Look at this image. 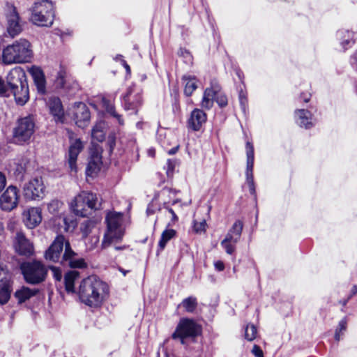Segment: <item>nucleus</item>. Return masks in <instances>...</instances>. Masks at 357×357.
<instances>
[{
    "label": "nucleus",
    "instance_id": "7ed1b4c3",
    "mask_svg": "<svg viewBox=\"0 0 357 357\" xmlns=\"http://www.w3.org/2000/svg\"><path fill=\"white\" fill-rule=\"evenodd\" d=\"M9 95H13L17 105L23 106L29 100V90L24 70L21 67L13 68L8 74Z\"/></svg>",
    "mask_w": 357,
    "mask_h": 357
},
{
    "label": "nucleus",
    "instance_id": "9b49d317",
    "mask_svg": "<svg viewBox=\"0 0 357 357\" xmlns=\"http://www.w3.org/2000/svg\"><path fill=\"white\" fill-rule=\"evenodd\" d=\"M243 227V222L241 220H236L227 232L225 238L221 241V246L228 255L234 253L236 245L241 236Z\"/></svg>",
    "mask_w": 357,
    "mask_h": 357
},
{
    "label": "nucleus",
    "instance_id": "4c0bfd02",
    "mask_svg": "<svg viewBox=\"0 0 357 357\" xmlns=\"http://www.w3.org/2000/svg\"><path fill=\"white\" fill-rule=\"evenodd\" d=\"M95 227V222L91 220H86L84 221L81 226L80 230L84 238H86L91 232V230Z\"/></svg>",
    "mask_w": 357,
    "mask_h": 357
},
{
    "label": "nucleus",
    "instance_id": "a878e982",
    "mask_svg": "<svg viewBox=\"0 0 357 357\" xmlns=\"http://www.w3.org/2000/svg\"><path fill=\"white\" fill-rule=\"evenodd\" d=\"M296 123L302 128L309 129L314 126L312 114L306 109H298L295 112Z\"/></svg>",
    "mask_w": 357,
    "mask_h": 357
},
{
    "label": "nucleus",
    "instance_id": "4468645a",
    "mask_svg": "<svg viewBox=\"0 0 357 357\" xmlns=\"http://www.w3.org/2000/svg\"><path fill=\"white\" fill-rule=\"evenodd\" d=\"M177 191L171 188H165L160 192V197L162 199V209H165L171 215V222L174 224L178 221V218L175 210L171 206H175L180 200L176 199Z\"/></svg>",
    "mask_w": 357,
    "mask_h": 357
},
{
    "label": "nucleus",
    "instance_id": "4d7b16f0",
    "mask_svg": "<svg viewBox=\"0 0 357 357\" xmlns=\"http://www.w3.org/2000/svg\"><path fill=\"white\" fill-rule=\"evenodd\" d=\"M178 147H179L178 145H177L175 147L168 150V151H167L168 154H169V155L175 154L178 151Z\"/></svg>",
    "mask_w": 357,
    "mask_h": 357
},
{
    "label": "nucleus",
    "instance_id": "e433bc0d",
    "mask_svg": "<svg viewBox=\"0 0 357 357\" xmlns=\"http://www.w3.org/2000/svg\"><path fill=\"white\" fill-rule=\"evenodd\" d=\"M102 103H103V105L104 107H105L107 112L111 115L113 117L116 118L117 119V121H119V123L120 125H123V121L121 118V116L119 115L116 111H115V109H114V107L113 105H112L111 103H109L107 100L105 99H103L102 100Z\"/></svg>",
    "mask_w": 357,
    "mask_h": 357
},
{
    "label": "nucleus",
    "instance_id": "c9c22d12",
    "mask_svg": "<svg viewBox=\"0 0 357 357\" xmlns=\"http://www.w3.org/2000/svg\"><path fill=\"white\" fill-rule=\"evenodd\" d=\"M178 306H182L187 312L192 313L197 308V301L196 298L190 296L183 299Z\"/></svg>",
    "mask_w": 357,
    "mask_h": 357
},
{
    "label": "nucleus",
    "instance_id": "f704fd0d",
    "mask_svg": "<svg viewBox=\"0 0 357 357\" xmlns=\"http://www.w3.org/2000/svg\"><path fill=\"white\" fill-rule=\"evenodd\" d=\"M347 328V319L346 317L342 319L335 331L334 338L336 341L339 342L344 335Z\"/></svg>",
    "mask_w": 357,
    "mask_h": 357
},
{
    "label": "nucleus",
    "instance_id": "7c9ffc66",
    "mask_svg": "<svg viewBox=\"0 0 357 357\" xmlns=\"http://www.w3.org/2000/svg\"><path fill=\"white\" fill-rule=\"evenodd\" d=\"M184 82V93L187 96H190L197 88V80L195 76L185 75L182 77Z\"/></svg>",
    "mask_w": 357,
    "mask_h": 357
},
{
    "label": "nucleus",
    "instance_id": "f8f14e48",
    "mask_svg": "<svg viewBox=\"0 0 357 357\" xmlns=\"http://www.w3.org/2000/svg\"><path fill=\"white\" fill-rule=\"evenodd\" d=\"M19 201V190L14 185H9L0 196V208L3 211L10 212L17 208Z\"/></svg>",
    "mask_w": 357,
    "mask_h": 357
},
{
    "label": "nucleus",
    "instance_id": "37998d69",
    "mask_svg": "<svg viewBox=\"0 0 357 357\" xmlns=\"http://www.w3.org/2000/svg\"><path fill=\"white\" fill-rule=\"evenodd\" d=\"M175 161L172 159H168L166 163L165 169L167 170V174L168 176H172L174 168H175Z\"/></svg>",
    "mask_w": 357,
    "mask_h": 357
},
{
    "label": "nucleus",
    "instance_id": "2eb2a0df",
    "mask_svg": "<svg viewBox=\"0 0 357 357\" xmlns=\"http://www.w3.org/2000/svg\"><path fill=\"white\" fill-rule=\"evenodd\" d=\"M70 114L78 127L84 128L88 125L91 115L84 103L82 102H75L70 109Z\"/></svg>",
    "mask_w": 357,
    "mask_h": 357
},
{
    "label": "nucleus",
    "instance_id": "bf43d9fd",
    "mask_svg": "<svg viewBox=\"0 0 357 357\" xmlns=\"http://www.w3.org/2000/svg\"><path fill=\"white\" fill-rule=\"evenodd\" d=\"M301 98L303 99L305 102H307L310 100V94H302Z\"/></svg>",
    "mask_w": 357,
    "mask_h": 357
},
{
    "label": "nucleus",
    "instance_id": "e2e57ef3",
    "mask_svg": "<svg viewBox=\"0 0 357 357\" xmlns=\"http://www.w3.org/2000/svg\"><path fill=\"white\" fill-rule=\"evenodd\" d=\"M116 60L119 59L121 61L123 59V56L121 55H118L116 58Z\"/></svg>",
    "mask_w": 357,
    "mask_h": 357
},
{
    "label": "nucleus",
    "instance_id": "423d86ee",
    "mask_svg": "<svg viewBox=\"0 0 357 357\" xmlns=\"http://www.w3.org/2000/svg\"><path fill=\"white\" fill-rule=\"evenodd\" d=\"M54 17V6L49 0H38L31 8V21L36 25L51 26Z\"/></svg>",
    "mask_w": 357,
    "mask_h": 357
},
{
    "label": "nucleus",
    "instance_id": "473e14b6",
    "mask_svg": "<svg viewBox=\"0 0 357 357\" xmlns=\"http://www.w3.org/2000/svg\"><path fill=\"white\" fill-rule=\"evenodd\" d=\"M8 280L9 275L8 272H6V279H4L3 281H0V283L3 284V287L0 289L1 305L6 303L8 301L10 296V290L8 284Z\"/></svg>",
    "mask_w": 357,
    "mask_h": 357
},
{
    "label": "nucleus",
    "instance_id": "a19ab883",
    "mask_svg": "<svg viewBox=\"0 0 357 357\" xmlns=\"http://www.w3.org/2000/svg\"><path fill=\"white\" fill-rule=\"evenodd\" d=\"M64 225L63 231L66 232L73 231L76 226V222L73 220H70L68 218H63L61 219Z\"/></svg>",
    "mask_w": 357,
    "mask_h": 357
},
{
    "label": "nucleus",
    "instance_id": "58836bf2",
    "mask_svg": "<svg viewBox=\"0 0 357 357\" xmlns=\"http://www.w3.org/2000/svg\"><path fill=\"white\" fill-rule=\"evenodd\" d=\"M257 330L255 325L248 324L245 330V337L248 341H252L257 337Z\"/></svg>",
    "mask_w": 357,
    "mask_h": 357
},
{
    "label": "nucleus",
    "instance_id": "13d9d810",
    "mask_svg": "<svg viewBox=\"0 0 357 357\" xmlns=\"http://www.w3.org/2000/svg\"><path fill=\"white\" fill-rule=\"evenodd\" d=\"M357 294V285H354L351 290V295L349 296V298H351L353 296Z\"/></svg>",
    "mask_w": 357,
    "mask_h": 357
},
{
    "label": "nucleus",
    "instance_id": "603ef678",
    "mask_svg": "<svg viewBox=\"0 0 357 357\" xmlns=\"http://www.w3.org/2000/svg\"><path fill=\"white\" fill-rule=\"evenodd\" d=\"M215 268L218 271H222L225 268V264L222 261H216L214 262Z\"/></svg>",
    "mask_w": 357,
    "mask_h": 357
},
{
    "label": "nucleus",
    "instance_id": "052dcab7",
    "mask_svg": "<svg viewBox=\"0 0 357 357\" xmlns=\"http://www.w3.org/2000/svg\"><path fill=\"white\" fill-rule=\"evenodd\" d=\"M126 248V247L125 245H123V246H114V249L116 250H124Z\"/></svg>",
    "mask_w": 357,
    "mask_h": 357
},
{
    "label": "nucleus",
    "instance_id": "f257e3e1",
    "mask_svg": "<svg viewBox=\"0 0 357 357\" xmlns=\"http://www.w3.org/2000/svg\"><path fill=\"white\" fill-rule=\"evenodd\" d=\"M107 284L96 275H91L82 280L78 290L80 301L85 305L98 307L109 296Z\"/></svg>",
    "mask_w": 357,
    "mask_h": 357
},
{
    "label": "nucleus",
    "instance_id": "c03bdc74",
    "mask_svg": "<svg viewBox=\"0 0 357 357\" xmlns=\"http://www.w3.org/2000/svg\"><path fill=\"white\" fill-rule=\"evenodd\" d=\"M0 96L4 97L9 96L8 85L7 86L4 81L0 77Z\"/></svg>",
    "mask_w": 357,
    "mask_h": 357
},
{
    "label": "nucleus",
    "instance_id": "6e6d98bb",
    "mask_svg": "<svg viewBox=\"0 0 357 357\" xmlns=\"http://www.w3.org/2000/svg\"><path fill=\"white\" fill-rule=\"evenodd\" d=\"M121 63L123 66V67L126 68V72L128 73H130V68L129 65L126 63V61L125 60L122 59L121 60Z\"/></svg>",
    "mask_w": 357,
    "mask_h": 357
},
{
    "label": "nucleus",
    "instance_id": "864d4df0",
    "mask_svg": "<svg viewBox=\"0 0 357 357\" xmlns=\"http://www.w3.org/2000/svg\"><path fill=\"white\" fill-rule=\"evenodd\" d=\"M351 63L352 66L357 70V51L351 56Z\"/></svg>",
    "mask_w": 357,
    "mask_h": 357
},
{
    "label": "nucleus",
    "instance_id": "de8ad7c7",
    "mask_svg": "<svg viewBox=\"0 0 357 357\" xmlns=\"http://www.w3.org/2000/svg\"><path fill=\"white\" fill-rule=\"evenodd\" d=\"M156 210L161 211L162 210V207H158L155 206V201H152V202L148 206L146 209V213L148 215L153 214Z\"/></svg>",
    "mask_w": 357,
    "mask_h": 357
},
{
    "label": "nucleus",
    "instance_id": "c756f323",
    "mask_svg": "<svg viewBox=\"0 0 357 357\" xmlns=\"http://www.w3.org/2000/svg\"><path fill=\"white\" fill-rule=\"evenodd\" d=\"M216 93L213 88H206L203 94L201 107L205 109H210L213 105Z\"/></svg>",
    "mask_w": 357,
    "mask_h": 357
},
{
    "label": "nucleus",
    "instance_id": "49530a36",
    "mask_svg": "<svg viewBox=\"0 0 357 357\" xmlns=\"http://www.w3.org/2000/svg\"><path fill=\"white\" fill-rule=\"evenodd\" d=\"M215 100L220 107H224L227 105V98L225 95H218L215 98Z\"/></svg>",
    "mask_w": 357,
    "mask_h": 357
},
{
    "label": "nucleus",
    "instance_id": "5fc2aeb1",
    "mask_svg": "<svg viewBox=\"0 0 357 357\" xmlns=\"http://www.w3.org/2000/svg\"><path fill=\"white\" fill-rule=\"evenodd\" d=\"M6 271L0 267V281H3L4 279H6Z\"/></svg>",
    "mask_w": 357,
    "mask_h": 357
},
{
    "label": "nucleus",
    "instance_id": "ddd939ff",
    "mask_svg": "<svg viewBox=\"0 0 357 357\" xmlns=\"http://www.w3.org/2000/svg\"><path fill=\"white\" fill-rule=\"evenodd\" d=\"M24 195L26 199L36 200L43 199L45 196V187L40 177L31 179L23 188Z\"/></svg>",
    "mask_w": 357,
    "mask_h": 357
},
{
    "label": "nucleus",
    "instance_id": "8fccbe9b",
    "mask_svg": "<svg viewBox=\"0 0 357 357\" xmlns=\"http://www.w3.org/2000/svg\"><path fill=\"white\" fill-rule=\"evenodd\" d=\"M252 352L255 357H264L262 350L257 345H254Z\"/></svg>",
    "mask_w": 357,
    "mask_h": 357
},
{
    "label": "nucleus",
    "instance_id": "3c124183",
    "mask_svg": "<svg viewBox=\"0 0 357 357\" xmlns=\"http://www.w3.org/2000/svg\"><path fill=\"white\" fill-rule=\"evenodd\" d=\"M6 185V175L0 172V192L4 189Z\"/></svg>",
    "mask_w": 357,
    "mask_h": 357
},
{
    "label": "nucleus",
    "instance_id": "5701e85b",
    "mask_svg": "<svg viewBox=\"0 0 357 357\" xmlns=\"http://www.w3.org/2000/svg\"><path fill=\"white\" fill-rule=\"evenodd\" d=\"M102 165V157L98 153L91 154L86 169V174L87 176L93 177L100 170Z\"/></svg>",
    "mask_w": 357,
    "mask_h": 357
},
{
    "label": "nucleus",
    "instance_id": "4be33fe9",
    "mask_svg": "<svg viewBox=\"0 0 357 357\" xmlns=\"http://www.w3.org/2000/svg\"><path fill=\"white\" fill-rule=\"evenodd\" d=\"M206 121V114L199 109H195L188 121V126L192 130L198 131Z\"/></svg>",
    "mask_w": 357,
    "mask_h": 357
},
{
    "label": "nucleus",
    "instance_id": "0eeeda50",
    "mask_svg": "<svg viewBox=\"0 0 357 357\" xmlns=\"http://www.w3.org/2000/svg\"><path fill=\"white\" fill-rule=\"evenodd\" d=\"M98 201L96 194L82 191L75 197L70 207L75 215L85 217L90 211L97 208Z\"/></svg>",
    "mask_w": 357,
    "mask_h": 357
},
{
    "label": "nucleus",
    "instance_id": "72a5a7b5",
    "mask_svg": "<svg viewBox=\"0 0 357 357\" xmlns=\"http://www.w3.org/2000/svg\"><path fill=\"white\" fill-rule=\"evenodd\" d=\"M176 231L173 229H167L162 231L158 242L160 251L163 250L167 242L176 236Z\"/></svg>",
    "mask_w": 357,
    "mask_h": 357
},
{
    "label": "nucleus",
    "instance_id": "09e8293b",
    "mask_svg": "<svg viewBox=\"0 0 357 357\" xmlns=\"http://www.w3.org/2000/svg\"><path fill=\"white\" fill-rule=\"evenodd\" d=\"M239 101L243 111L245 112L247 105V99L243 92L239 93Z\"/></svg>",
    "mask_w": 357,
    "mask_h": 357
},
{
    "label": "nucleus",
    "instance_id": "dca6fc26",
    "mask_svg": "<svg viewBox=\"0 0 357 357\" xmlns=\"http://www.w3.org/2000/svg\"><path fill=\"white\" fill-rule=\"evenodd\" d=\"M247 155L246 182L250 194H255V187L253 178L254 147L251 142H247L245 145Z\"/></svg>",
    "mask_w": 357,
    "mask_h": 357
},
{
    "label": "nucleus",
    "instance_id": "412c9836",
    "mask_svg": "<svg viewBox=\"0 0 357 357\" xmlns=\"http://www.w3.org/2000/svg\"><path fill=\"white\" fill-rule=\"evenodd\" d=\"M132 89H129L127 93L123 97V104L126 110H131L133 113L137 114L139 107L142 104V97L139 93H137L135 96H132Z\"/></svg>",
    "mask_w": 357,
    "mask_h": 357
},
{
    "label": "nucleus",
    "instance_id": "ea45409f",
    "mask_svg": "<svg viewBox=\"0 0 357 357\" xmlns=\"http://www.w3.org/2000/svg\"><path fill=\"white\" fill-rule=\"evenodd\" d=\"M62 206L63 203L61 202L57 199H53L48 204L47 208L51 213H56Z\"/></svg>",
    "mask_w": 357,
    "mask_h": 357
},
{
    "label": "nucleus",
    "instance_id": "0e129e2a",
    "mask_svg": "<svg viewBox=\"0 0 357 357\" xmlns=\"http://www.w3.org/2000/svg\"><path fill=\"white\" fill-rule=\"evenodd\" d=\"M349 298H348L347 300H345L344 301H343L342 305H345L347 304V301H349Z\"/></svg>",
    "mask_w": 357,
    "mask_h": 357
},
{
    "label": "nucleus",
    "instance_id": "bb28decb",
    "mask_svg": "<svg viewBox=\"0 0 357 357\" xmlns=\"http://www.w3.org/2000/svg\"><path fill=\"white\" fill-rule=\"evenodd\" d=\"M336 36L344 50L351 47L354 43L355 33L349 30H340L337 32Z\"/></svg>",
    "mask_w": 357,
    "mask_h": 357
},
{
    "label": "nucleus",
    "instance_id": "393cba45",
    "mask_svg": "<svg viewBox=\"0 0 357 357\" xmlns=\"http://www.w3.org/2000/svg\"><path fill=\"white\" fill-rule=\"evenodd\" d=\"M47 105L51 114L56 118V121H63V109L60 99L55 96L49 98Z\"/></svg>",
    "mask_w": 357,
    "mask_h": 357
},
{
    "label": "nucleus",
    "instance_id": "1a4fd4ad",
    "mask_svg": "<svg viewBox=\"0 0 357 357\" xmlns=\"http://www.w3.org/2000/svg\"><path fill=\"white\" fill-rule=\"evenodd\" d=\"M21 269L26 282L29 284H38L45 279L47 269L39 261L24 263L21 266Z\"/></svg>",
    "mask_w": 357,
    "mask_h": 357
},
{
    "label": "nucleus",
    "instance_id": "69168bd1",
    "mask_svg": "<svg viewBox=\"0 0 357 357\" xmlns=\"http://www.w3.org/2000/svg\"><path fill=\"white\" fill-rule=\"evenodd\" d=\"M185 54L188 55V56H190V53L188 52H185Z\"/></svg>",
    "mask_w": 357,
    "mask_h": 357
},
{
    "label": "nucleus",
    "instance_id": "680f3d73",
    "mask_svg": "<svg viewBox=\"0 0 357 357\" xmlns=\"http://www.w3.org/2000/svg\"><path fill=\"white\" fill-rule=\"evenodd\" d=\"M119 271L123 273V275L125 276L126 273L128 272V271H125L123 268H120Z\"/></svg>",
    "mask_w": 357,
    "mask_h": 357
},
{
    "label": "nucleus",
    "instance_id": "f03ea898",
    "mask_svg": "<svg viewBox=\"0 0 357 357\" xmlns=\"http://www.w3.org/2000/svg\"><path fill=\"white\" fill-rule=\"evenodd\" d=\"M63 247H65V250L61 261L63 264L68 265L71 268H82L86 267L84 259L77 257V254L72 250L70 243L66 241L62 235H58L45 252V259L54 262L58 261L61 258Z\"/></svg>",
    "mask_w": 357,
    "mask_h": 357
},
{
    "label": "nucleus",
    "instance_id": "39448f33",
    "mask_svg": "<svg viewBox=\"0 0 357 357\" xmlns=\"http://www.w3.org/2000/svg\"><path fill=\"white\" fill-rule=\"evenodd\" d=\"M123 221V213L114 211L107 213L106 216L107 229L101 243L102 249H106L121 241L124 235Z\"/></svg>",
    "mask_w": 357,
    "mask_h": 357
},
{
    "label": "nucleus",
    "instance_id": "a18cd8bd",
    "mask_svg": "<svg viewBox=\"0 0 357 357\" xmlns=\"http://www.w3.org/2000/svg\"><path fill=\"white\" fill-rule=\"evenodd\" d=\"M50 269L53 273L54 278L57 281H61L62 278V273L59 268L50 266Z\"/></svg>",
    "mask_w": 357,
    "mask_h": 357
},
{
    "label": "nucleus",
    "instance_id": "a211bd4d",
    "mask_svg": "<svg viewBox=\"0 0 357 357\" xmlns=\"http://www.w3.org/2000/svg\"><path fill=\"white\" fill-rule=\"evenodd\" d=\"M6 31L12 38L17 36L22 31V24L15 7L12 8L10 13L7 15Z\"/></svg>",
    "mask_w": 357,
    "mask_h": 357
},
{
    "label": "nucleus",
    "instance_id": "f3484780",
    "mask_svg": "<svg viewBox=\"0 0 357 357\" xmlns=\"http://www.w3.org/2000/svg\"><path fill=\"white\" fill-rule=\"evenodd\" d=\"M83 149L84 144L80 139H70L66 158L68 167L72 172L76 173L77 171V160Z\"/></svg>",
    "mask_w": 357,
    "mask_h": 357
},
{
    "label": "nucleus",
    "instance_id": "6ab92c4d",
    "mask_svg": "<svg viewBox=\"0 0 357 357\" xmlns=\"http://www.w3.org/2000/svg\"><path fill=\"white\" fill-rule=\"evenodd\" d=\"M23 220L25 225L33 229L37 227L42 221V213L40 208L31 207L23 212Z\"/></svg>",
    "mask_w": 357,
    "mask_h": 357
},
{
    "label": "nucleus",
    "instance_id": "9d476101",
    "mask_svg": "<svg viewBox=\"0 0 357 357\" xmlns=\"http://www.w3.org/2000/svg\"><path fill=\"white\" fill-rule=\"evenodd\" d=\"M34 128L35 123L32 116H29L20 119L14 130V139L19 144L29 141L34 132Z\"/></svg>",
    "mask_w": 357,
    "mask_h": 357
},
{
    "label": "nucleus",
    "instance_id": "cd10ccee",
    "mask_svg": "<svg viewBox=\"0 0 357 357\" xmlns=\"http://www.w3.org/2000/svg\"><path fill=\"white\" fill-rule=\"evenodd\" d=\"M79 278V273L77 271H69L64 275V284L67 292L74 293L75 282Z\"/></svg>",
    "mask_w": 357,
    "mask_h": 357
},
{
    "label": "nucleus",
    "instance_id": "6e6552de",
    "mask_svg": "<svg viewBox=\"0 0 357 357\" xmlns=\"http://www.w3.org/2000/svg\"><path fill=\"white\" fill-rule=\"evenodd\" d=\"M200 331V326L194 320L182 318L172 333V337L174 340H179L183 344L186 338L195 337L199 334Z\"/></svg>",
    "mask_w": 357,
    "mask_h": 357
},
{
    "label": "nucleus",
    "instance_id": "b1692460",
    "mask_svg": "<svg viewBox=\"0 0 357 357\" xmlns=\"http://www.w3.org/2000/svg\"><path fill=\"white\" fill-rule=\"evenodd\" d=\"M16 249L20 254L24 255H31L33 251L32 243L21 232L16 235Z\"/></svg>",
    "mask_w": 357,
    "mask_h": 357
},
{
    "label": "nucleus",
    "instance_id": "20e7f679",
    "mask_svg": "<svg viewBox=\"0 0 357 357\" xmlns=\"http://www.w3.org/2000/svg\"><path fill=\"white\" fill-rule=\"evenodd\" d=\"M33 56L30 42L20 38L7 45L2 52V61L5 64L24 63L29 62Z\"/></svg>",
    "mask_w": 357,
    "mask_h": 357
},
{
    "label": "nucleus",
    "instance_id": "aec40b11",
    "mask_svg": "<svg viewBox=\"0 0 357 357\" xmlns=\"http://www.w3.org/2000/svg\"><path fill=\"white\" fill-rule=\"evenodd\" d=\"M29 73L33 79L38 93L42 95L45 94L46 93V80L43 70L38 66H33L29 68Z\"/></svg>",
    "mask_w": 357,
    "mask_h": 357
},
{
    "label": "nucleus",
    "instance_id": "79ce46f5",
    "mask_svg": "<svg viewBox=\"0 0 357 357\" xmlns=\"http://www.w3.org/2000/svg\"><path fill=\"white\" fill-rule=\"evenodd\" d=\"M206 227V220H203L201 222L194 221L193 224V229L196 233H201L202 231H205Z\"/></svg>",
    "mask_w": 357,
    "mask_h": 357
},
{
    "label": "nucleus",
    "instance_id": "c85d7f7f",
    "mask_svg": "<svg viewBox=\"0 0 357 357\" xmlns=\"http://www.w3.org/2000/svg\"><path fill=\"white\" fill-rule=\"evenodd\" d=\"M38 290L37 289H31L27 287H22L15 293V296L17 299L19 303H22L31 297L34 296Z\"/></svg>",
    "mask_w": 357,
    "mask_h": 357
},
{
    "label": "nucleus",
    "instance_id": "2f4dec72",
    "mask_svg": "<svg viewBox=\"0 0 357 357\" xmlns=\"http://www.w3.org/2000/svg\"><path fill=\"white\" fill-rule=\"evenodd\" d=\"M105 123L100 121L96 123L91 130V137L93 139L97 142H102L105 137Z\"/></svg>",
    "mask_w": 357,
    "mask_h": 357
}]
</instances>
